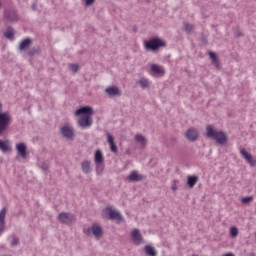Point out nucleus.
<instances>
[{"label":"nucleus","instance_id":"obj_40","mask_svg":"<svg viewBox=\"0 0 256 256\" xmlns=\"http://www.w3.org/2000/svg\"><path fill=\"white\" fill-rule=\"evenodd\" d=\"M93 3H95V0H86L85 1V6L86 7H91V5H93Z\"/></svg>","mask_w":256,"mask_h":256},{"label":"nucleus","instance_id":"obj_48","mask_svg":"<svg viewBox=\"0 0 256 256\" xmlns=\"http://www.w3.org/2000/svg\"><path fill=\"white\" fill-rule=\"evenodd\" d=\"M1 7H2V4H1V2H0V9H1Z\"/></svg>","mask_w":256,"mask_h":256},{"label":"nucleus","instance_id":"obj_32","mask_svg":"<svg viewBox=\"0 0 256 256\" xmlns=\"http://www.w3.org/2000/svg\"><path fill=\"white\" fill-rule=\"evenodd\" d=\"M253 201V196L244 197L241 199L243 205H249Z\"/></svg>","mask_w":256,"mask_h":256},{"label":"nucleus","instance_id":"obj_28","mask_svg":"<svg viewBox=\"0 0 256 256\" xmlns=\"http://www.w3.org/2000/svg\"><path fill=\"white\" fill-rule=\"evenodd\" d=\"M39 167L43 171V173L49 172V162L47 161L40 162Z\"/></svg>","mask_w":256,"mask_h":256},{"label":"nucleus","instance_id":"obj_31","mask_svg":"<svg viewBox=\"0 0 256 256\" xmlns=\"http://www.w3.org/2000/svg\"><path fill=\"white\" fill-rule=\"evenodd\" d=\"M239 235V229H237V227L233 226L230 228V236L232 238H235Z\"/></svg>","mask_w":256,"mask_h":256},{"label":"nucleus","instance_id":"obj_33","mask_svg":"<svg viewBox=\"0 0 256 256\" xmlns=\"http://www.w3.org/2000/svg\"><path fill=\"white\" fill-rule=\"evenodd\" d=\"M175 145H177V138L171 137L168 140L167 147H175Z\"/></svg>","mask_w":256,"mask_h":256},{"label":"nucleus","instance_id":"obj_25","mask_svg":"<svg viewBox=\"0 0 256 256\" xmlns=\"http://www.w3.org/2000/svg\"><path fill=\"white\" fill-rule=\"evenodd\" d=\"M39 53H41L39 46H34L28 50L29 57H35V55H39Z\"/></svg>","mask_w":256,"mask_h":256},{"label":"nucleus","instance_id":"obj_19","mask_svg":"<svg viewBox=\"0 0 256 256\" xmlns=\"http://www.w3.org/2000/svg\"><path fill=\"white\" fill-rule=\"evenodd\" d=\"M81 169H82L83 173H85V175H89V173H91V171H92V169H91V161L84 160L81 163Z\"/></svg>","mask_w":256,"mask_h":256},{"label":"nucleus","instance_id":"obj_6","mask_svg":"<svg viewBox=\"0 0 256 256\" xmlns=\"http://www.w3.org/2000/svg\"><path fill=\"white\" fill-rule=\"evenodd\" d=\"M58 221L62 223L63 225H73L75 221H77V218H75V215L70 212H61L58 215Z\"/></svg>","mask_w":256,"mask_h":256},{"label":"nucleus","instance_id":"obj_44","mask_svg":"<svg viewBox=\"0 0 256 256\" xmlns=\"http://www.w3.org/2000/svg\"><path fill=\"white\" fill-rule=\"evenodd\" d=\"M223 256H235V254L229 252V253L224 254Z\"/></svg>","mask_w":256,"mask_h":256},{"label":"nucleus","instance_id":"obj_27","mask_svg":"<svg viewBox=\"0 0 256 256\" xmlns=\"http://www.w3.org/2000/svg\"><path fill=\"white\" fill-rule=\"evenodd\" d=\"M0 150L3 151V153H7V151H11V147H9L7 142L0 140Z\"/></svg>","mask_w":256,"mask_h":256},{"label":"nucleus","instance_id":"obj_36","mask_svg":"<svg viewBox=\"0 0 256 256\" xmlns=\"http://www.w3.org/2000/svg\"><path fill=\"white\" fill-rule=\"evenodd\" d=\"M107 141L110 145L111 143H115V138L113 137V135L107 133Z\"/></svg>","mask_w":256,"mask_h":256},{"label":"nucleus","instance_id":"obj_18","mask_svg":"<svg viewBox=\"0 0 256 256\" xmlns=\"http://www.w3.org/2000/svg\"><path fill=\"white\" fill-rule=\"evenodd\" d=\"M132 241L133 243H135V245H141L143 241V236L141 235L139 229H134L132 231Z\"/></svg>","mask_w":256,"mask_h":256},{"label":"nucleus","instance_id":"obj_45","mask_svg":"<svg viewBox=\"0 0 256 256\" xmlns=\"http://www.w3.org/2000/svg\"><path fill=\"white\" fill-rule=\"evenodd\" d=\"M248 256H255V253H250Z\"/></svg>","mask_w":256,"mask_h":256},{"label":"nucleus","instance_id":"obj_20","mask_svg":"<svg viewBox=\"0 0 256 256\" xmlns=\"http://www.w3.org/2000/svg\"><path fill=\"white\" fill-rule=\"evenodd\" d=\"M198 181H199V177L196 175L187 177V185L190 189H193V187H195V185H197Z\"/></svg>","mask_w":256,"mask_h":256},{"label":"nucleus","instance_id":"obj_1","mask_svg":"<svg viewBox=\"0 0 256 256\" xmlns=\"http://www.w3.org/2000/svg\"><path fill=\"white\" fill-rule=\"evenodd\" d=\"M76 117H80L78 119V127L81 129H89L93 125V108L91 106H83L76 110Z\"/></svg>","mask_w":256,"mask_h":256},{"label":"nucleus","instance_id":"obj_29","mask_svg":"<svg viewBox=\"0 0 256 256\" xmlns=\"http://www.w3.org/2000/svg\"><path fill=\"white\" fill-rule=\"evenodd\" d=\"M138 85H140V87L142 89H147V87H149V80L145 79V78H141L139 81H138Z\"/></svg>","mask_w":256,"mask_h":256},{"label":"nucleus","instance_id":"obj_12","mask_svg":"<svg viewBox=\"0 0 256 256\" xmlns=\"http://www.w3.org/2000/svg\"><path fill=\"white\" fill-rule=\"evenodd\" d=\"M16 151L22 159H27V144L23 142L16 144Z\"/></svg>","mask_w":256,"mask_h":256},{"label":"nucleus","instance_id":"obj_3","mask_svg":"<svg viewBox=\"0 0 256 256\" xmlns=\"http://www.w3.org/2000/svg\"><path fill=\"white\" fill-rule=\"evenodd\" d=\"M103 215L110 221H117V223H121V221H123V216L121 213H119L117 210H114L111 206H107L103 210Z\"/></svg>","mask_w":256,"mask_h":256},{"label":"nucleus","instance_id":"obj_16","mask_svg":"<svg viewBox=\"0 0 256 256\" xmlns=\"http://www.w3.org/2000/svg\"><path fill=\"white\" fill-rule=\"evenodd\" d=\"M208 55L211 59L212 65H214L215 69L219 71L221 69V62L219 61V57H217V53L210 51Z\"/></svg>","mask_w":256,"mask_h":256},{"label":"nucleus","instance_id":"obj_8","mask_svg":"<svg viewBox=\"0 0 256 256\" xmlns=\"http://www.w3.org/2000/svg\"><path fill=\"white\" fill-rule=\"evenodd\" d=\"M4 19L9 21V23H17L19 21V15L17 14V10L6 9L4 10Z\"/></svg>","mask_w":256,"mask_h":256},{"label":"nucleus","instance_id":"obj_10","mask_svg":"<svg viewBox=\"0 0 256 256\" xmlns=\"http://www.w3.org/2000/svg\"><path fill=\"white\" fill-rule=\"evenodd\" d=\"M185 137L188 141L195 142L199 139V131L195 128H189L186 131Z\"/></svg>","mask_w":256,"mask_h":256},{"label":"nucleus","instance_id":"obj_41","mask_svg":"<svg viewBox=\"0 0 256 256\" xmlns=\"http://www.w3.org/2000/svg\"><path fill=\"white\" fill-rule=\"evenodd\" d=\"M96 173H97V175H101V173H103V165L102 164H100L99 170H97V168H96Z\"/></svg>","mask_w":256,"mask_h":256},{"label":"nucleus","instance_id":"obj_23","mask_svg":"<svg viewBox=\"0 0 256 256\" xmlns=\"http://www.w3.org/2000/svg\"><path fill=\"white\" fill-rule=\"evenodd\" d=\"M144 251L148 256H157V250H155V247L152 245H146L144 247Z\"/></svg>","mask_w":256,"mask_h":256},{"label":"nucleus","instance_id":"obj_38","mask_svg":"<svg viewBox=\"0 0 256 256\" xmlns=\"http://www.w3.org/2000/svg\"><path fill=\"white\" fill-rule=\"evenodd\" d=\"M179 183V180H173L171 189L172 191H177V184Z\"/></svg>","mask_w":256,"mask_h":256},{"label":"nucleus","instance_id":"obj_5","mask_svg":"<svg viewBox=\"0 0 256 256\" xmlns=\"http://www.w3.org/2000/svg\"><path fill=\"white\" fill-rule=\"evenodd\" d=\"M9 125H11V115L7 112H0V135L5 133Z\"/></svg>","mask_w":256,"mask_h":256},{"label":"nucleus","instance_id":"obj_46","mask_svg":"<svg viewBox=\"0 0 256 256\" xmlns=\"http://www.w3.org/2000/svg\"><path fill=\"white\" fill-rule=\"evenodd\" d=\"M237 37H241V33H238V34H237Z\"/></svg>","mask_w":256,"mask_h":256},{"label":"nucleus","instance_id":"obj_34","mask_svg":"<svg viewBox=\"0 0 256 256\" xmlns=\"http://www.w3.org/2000/svg\"><path fill=\"white\" fill-rule=\"evenodd\" d=\"M12 242H11V247H17L19 245V237L17 235L13 234L12 235Z\"/></svg>","mask_w":256,"mask_h":256},{"label":"nucleus","instance_id":"obj_39","mask_svg":"<svg viewBox=\"0 0 256 256\" xmlns=\"http://www.w3.org/2000/svg\"><path fill=\"white\" fill-rule=\"evenodd\" d=\"M201 42L203 43V45H207L209 43V41L207 40V36L202 35L201 36Z\"/></svg>","mask_w":256,"mask_h":256},{"label":"nucleus","instance_id":"obj_13","mask_svg":"<svg viewBox=\"0 0 256 256\" xmlns=\"http://www.w3.org/2000/svg\"><path fill=\"white\" fill-rule=\"evenodd\" d=\"M61 134L65 139H73L75 137V132L73 131V128L70 126H63L60 130Z\"/></svg>","mask_w":256,"mask_h":256},{"label":"nucleus","instance_id":"obj_24","mask_svg":"<svg viewBox=\"0 0 256 256\" xmlns=\"http://www.w3.org/2000/svg\"><path fill=\"white\" fill-rule=\"evenodd\" d=\"M135 142L140 143V145H142V147H145V145H147V138H145V136H143L141 134H136Z\"/></svg>","mask_w":256,"mask_h":256},{"label":"nucleus","instance_id":"obj_42","mask_svg":"<svg viewBox=\"0 0 256 256\" xmlns=\"http://www.w3.org/2000/svg\"><path fill=\"white\" fill-rule=\"evenodd\" d=\"M32 11H37V1H34L31 6Z\"/></svg>","mask_w":256,"mask_h":256},{"label":"nucleus","instance_id":"obj_22","mask_svg":"<svg viewBox=\"0 0 256 256\" xmlns=\"http://www.w3.org/2000/svg\"><path fill=\"white\" fill-rule=\"evenodd\" d=\"M151 71L155 73L156 75H165V70L163 67L157 65V64H152L151 65Z\"/></svg>","mask_w":256,"mask_h":256},{"label":"nucleus","instance_id":"obj_37","mask_svg":"<svg viewBox=\"0 0 256 256\" xmlns=\"http://www.w3.org/2000/svg\"><path fill=\"white\" fill-rule=\"evenodd\" d=\"M110 151H111L112 153H117V145H115V142H112V143L110 144Z\"/></svg>","mask_w":256,"mask_h":256},{"label":"nucleus","instance_id":"obj_17","mask_svg":"<svg viewBox=\"0 0 256 256\" xmlns=\"http://www.w3.org/2000/svg\"><path fill=\"white\" fill-rule=\"evenodd\" d=\"M94 161L96 163V169L99 171V167L103 165V161H105V158L103 157V152L101 150H97L94 155Z\"/></svg>","mask_w":256,"mask_h":256},{"label":"nucleus","instance_id":"obj_43","mask_svg":"<svg viewBox=\"0 0 256 256\" xmlns=\"http://www.w3.org/2000/svg\"><path fill=\"white\" fill-rule=\"evenodd\" d=\"M3 231H5V224H0V235L3 234Z\"/></svg>","mask_w":256,"mask_h":256},{"label":"nucleus","instance_id":"obj_15","mask_svg":"<svg viewBox=\"0 0 256 256\" xmlns=\"http://www.w3.org/2000/svg\"><path fill=\"white\" fill-rule=\"evenodd\" d=\"M33 45V40L31 38H25L20 42L19 50L20 51H29Z\"/></svg>","mask_w":256,"mask_h":256},{"label":"nucleus","instance_id":"obj_26","mask_svg":"<svg viewBox=\"0 0 256 256\" xmlns=\"http://www.w3.org/2000/svg\"><path fill=\"white\" fill-rule=\"evenodd\" d=\"M193 29H195V26L190 23H184V31L187 33V35H191L193 33Z\"/></svg>","mask_w":256,"mask_h":256},{"label":"nucleus","instance_id":"obj_21","mask_svg":"<svg viewBox=\"0 0 256 256\" xmlns=\"http://www.w3.org/2000/svg\"><path fill=\"white\" fill-rule=\"evenodd\" d=\"M4 37H6V39H9L10 41H15V30L13 29V27L9 26L7 28V31L4 33Z\"/></svg>","mask_w":256,"mask_h":256},{"label":"nucleus","instance_id":"obj_4","mask_svg":"<svg viewBox=\"0 0 256 256\" xmlns=\"http://www.w3.org/2000/svg\"><path fill=\"white\" fill-rule=\"evenodd\" d=\"M165 45V42H163V40L160 38H152L144 42V47L148 51H158L160 47H165Z\"/></svg>","mask_w":256,"mask_h":256},{"label":"nucleus","instance_id":"obj_7","mask_svg":"<svg viewBox=\"0 0 256 256\" xmlns=\"http://www.w3.org/2000/svg\"><path fill=\"white\" fill-rule=\"evenodd\" d=\"M91 233L97 239H101V237H103V228L98 224H92V226L87 228V231H86L87 235H91Z\"/></svg>","mask_w":256,"mask_h":256},{"label":"nucleus","instance_id":"obj_9","mask_svg":"<svg viewBox=\"0 0 256 256\" xmlns=\"http://www.w3.org/2000/svg\"><path fill=\"white\" fill-rule=\"evenodd\" d=\"M105 93L108 97H121V95H123V91H121L117 86L107 87L105 89Z\"/></svg>","mask_w":256,"mask_h":256},{"label":"nucleus","instance_id":"obj_30","mask_svg":"<svg viewBox=\"0 0 256 256\" xmlns=\"http://www.w3.org/2000/svg\"><path fill=\"white\" fill-rule=\"evenodd\" d=\"M7 213V210L5 208H3L0 211V225H5V215Z\"/></svg>","mask_w":256,"mask_h":256},{"label":"nucleus","instance_id":"obj_11","mask_svg":"<svg viewBox=\"0 0 256 256\" xmlns=\"http://www.w3.org/2000/svg\"><path fill=\"white\" fill-rule=\"evenodd\" d=\"M240 154L247 161V163H249L250 167H255L256 160L253 159V155L249 154V152H247V150H245V148L240 150Z\"/></svg>","mask_w":256,"mask_h":256},{"label":"nucleus","instance_id":"obj_35","mask_svg":"<svg viewBox=\"0 0 256 256\" xmlns=\"http://www.w3.org/2000/svg\"><path fill=\"white\" fill-rule=\"evenodd\" d=\"M69 69L71 70L72 73H77V71H79V65L78 64H70Z\"/></svg>","mask_w":256,"mask_h":256},{"label":"nucleus","instance_id":"obj_14","mask_svg":"<svg viewBox=\"0 0 256 256\" xmlns=\"http://www.w3.org/2000/svg\"><path fill=\"white\" fill-rule=\"evenodd\" d=\"M143 179H145V176L139 174L137 171H132L128 176L130 183H139V181H143Z\"/></svg>","mask_w":256,"mask_h":256},{"label":"nucleus","instance_id":"obj_2","mask_svg":"<svg viewBox=\"0 0 256 256\" xmlns=\"http://www.w3.org/2000/svg\"><path fill=\"white\" fill-rule=\"evenodd\" d=\"M206 135L208 139H215L216 143L222 147L227 145V134L223 130L217 131L213 125L206 126Z\"/></svg>","mask_w":256,"mask_h":256},{"label":"nucleus","instance_id":"obj_47","mask_svg":"<svg viewBox=\"0 0 256 256\" xmlns=\"http://www.w3.org/2000/svg\"><path fill=\"white\" fill-rule=\"evenodd\" d=\"M3 107V104L0 103V109Z\"/></svg>","mask_w":256,"mask_h":256}]
</instances>
